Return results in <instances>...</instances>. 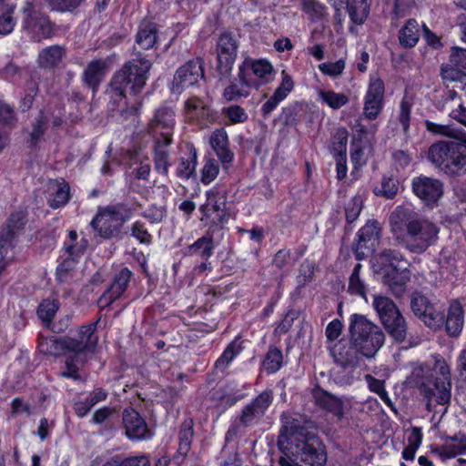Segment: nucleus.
I'll return each instance as SVG.
<instances>
[{"label":"nucleus","instance_id":"a211bd4d","mask_svg":"<svg viewBox=\"0 0 466 466\" xmlns=\"http://www.w3.org/2000/svg\"><path fill=\"white\" fill-rule=\"evenodd\" d=\"M122 420L126 434L130 440H145L151 437L152 433L145 419L133 408L124 410Z\"/></svg>","mask_w":466,"mask_h":466},{"label":"nucleus","instance_id":"aec40b11","mask_svg":"<svg viewBox=\"0 0 466 466\" xmlns=\"http://www.w3.org/2000/svg\"><path fill=\"white\" fill-rule=\"evenodd\" d=\"M433 370L442 376L441 380H437L434 386L437 390V393H435L436 401L441 405H444L451 400V370L444 359L437 357L435 359Z\"/></svg>","mask_w":466,"mask_h":466},{"label":"nucleus","instance_id":"1a4fd4ad","mask_svg":"<svg viewBox=\"0 0 466 466\" xmlns=\"http://www.w3.org/2000/svg\"><path fill=\"white\" fill-rule=\"evenodd\" d=\"M252 75L262 83H267L273 78V66L265 59L247 58L239 66L238 80L247 87L256 86L257 83L252 78Z\"/></svg>","mask_w":466,"mask_h":466},{"label":"nucleus","instance_id":"473e14b6","mask_svg":"<svg viewBox=\"0 0 466 466\" xmlns=\"http://www.w3.org/2000/svg\"><path fill=\"white\" fill-rule=\"evenodd\" d=\"M106 63L102 60H93L84 71L83 79L85 83L93 89L100 84L106 73Z\"/></svg>","mask_w":466,"mask_h":466},{"label":"nucleus","instance_id":"6e6552de","mask_svg":"<svg viewBox=\"0 0 466 466\" xmlns=\"http://www.w3.org/2000/svg\"><path fill=\"white\" fill-rule=\"evenodd\" d=\"M385 86L377 76H371L363 98V117L374 121L384 106Z\"/></svg>","mask_w":466,"mask_h":466},{"label":"nucleus","instance_id":"3c124183","mask_svg":"<svg viewBox=\"0 0 466 466\" xmlns=\"http://www.w3.org/2000/svg\"><path fill=\"white\" fill-rule=\"evenodd\" d=\"M58 309V303L56 299H45L38 307L37 314L46 323H49Z\"/></svg>","mask_w":466,"mask_h":466},{"label":"nucleus","instance_id":"ea45409f","mask_svg":"<svg viewBox=\"0 0 466 466\" xmlns=\"http://www.w3.org/2000/svg\"><path fill=\"white\" fill-rule=\"evenodd\" d=\"M169 145H166L164 140L160 138H156L155 141V168L157 172L167 175L168 167H169V159H168V150L167 147Z\"/></svg>","mask_w":466,"mask_h":466},{"label":"nucleus","instance_id":"37998d69","mask_svg":"<svg viewBox=\"0 0 466 466\" xmlns=\"http://www.w3.org/2000/svg\"><path fill=\"white\" fill-rule=\"evenodd\" d=\"M241 351V347L237 341H232L223 351L222 355L215 362L217 370L224 372L231 361Z\"/></svg>","mask_w":466,"mask_h":466},{"label":"nucleus","instance_id":"a18cd8bd","mask_svg":"<svg viewBox=\"0 0 466 466\" xmlns=\"http://www.w3.org/2000/svg\"><path fill=\"white\" fill-rule=\"evenodd\" d=\"M213 248L212 238L205 236L189 246V252L191 255H198L204 259H208L212 256Z\"/></svg>","mask_w":466,"mask_h":466},{"label":"nucleus","instance_id":"79ce46f5","mask_svg":"<svg viewBox=\"0 0 466 466\" xmlns=\"http://www.w3.org/2000/svg\"><path fill=\"white\" fill-rule=\"evenodd\" d=\"M372 306L381 322L390 315L397 314V312L400 311L391 299L383 296H374Z\"/></svg>","mask_w":466,"mask_h":466},{"label":"nucleus","instance_id":"a878e982","mask_svg":"<svg viewBox=\"0 0 466 466\" xmlns=\"http://www.w3.org/2000/svg\"><path fill=\"white\" fill-rule=\"evenodd\" d=\"M25 214L24 211H16L9 217L6 222L5 232L2 236V244L7 246V250L11 248L12 239L17 236L25 225Z\"/></svg>","mask_w":466,"mask_h":466},{"label":"nucleus","instance_id":"338daca9","mask_svg":"<svg viewBox=\"0 0 466 466\" xmlns=\"http://www.w3.org/2000/svg\"><path fill=\"white\" fill-rule=\"evenodd\" d=\"M462 449L459 438H454L451 442L445 444L440 451V455L442 458L450 459L454 458L459 454H462Z\"/></svg>","mask_w":466,"mask_h":466},{"label":"nucleus","instance_id":"de8ad7c7","mask_svg":"<svg viewBox=\"0 0 466 466\" xmlns=\"http://www.w3.org/2000/svg\"><path fill=\"white\" fill-rule=\"evenodd\" d=\"M49 115V112L38 113L35 122L33 125L32 131L30 132V143L32 145H35L38 139L44 135Z\"/></svg>","mask_w":466,"mask_h":466},{"label":"nucleus","instance_id":"c03bdc74","mask_svg":"<svg viewBox=\"0 0 466 466\" xmlns=\"http://www.w3.org/2000/svg\"><path fill=\"white\" fill-rule=\"evenodd\" d=\"M281 420L283 425L279 432V445H283L286 441H288L289 437L300 434L302 431V428L299 425L296 420L290 418L289 416L283 415Z\"/></svg>","mask_w":466,"mask_h":466},{"label":"nucleus","instance_id":"0e129e2a","mask_svg":"<svg viewBox=\"0 0 466 466\" xmlns=\"http://www.w3.org/2000/svg\"><path fill=\"white\" fill-rule=\"evenodd\" d=\"M281 83L273 94H275L276 96H279L280 99L284 100L292 91L294 87V82L291 76L285 70L281 72Z\"/></svg>","mask_w":466,"mask_h":466},{"label":"nucleus","instance_id":"f704fd0d","mask_svg":"<svg viewBox=\"0 0 466 466\" xmlns=\"http://www.w3.org/2000/svg\"><path fill=\"white\" fill-rule=\"evenodd\" d=\"M371 0H347V11L350 20L356 25H362L370 14Z\"/></svg>","mask_w":466,"mask_h":466},{"label":"nucleus","instance_id":"774afa93","mask_svg":"<svg viewBox=\"0 0 466 466\" xmlns=\"http://www.w3.org/2000/svg\"><path fill=\"white\" fill-rule=\"evenodd\" d=\"M192 436L193 432L190 427L182 429L179 431V444L177 451L180 455L185 457L189 451Z\"/></svg>","mask_w":466,"mask_h":466},{"label":"nucleus","instance_id":"bb28decb","mask_svg":"<svg viewBox=\"0 0 466 466\" xmlns=\"http://www.w3.org/2000/svg\"><path fill=\"white\" fill-rule=\"evenodd\" d=\"M66 56V49L61 46H50L39 52L37 62L39 66L46 68L57 66Z\"/></svg>","mask_w":466,"mask_h":466},{"label":"nucleus","instance_id":"69168bd1","mask_svg":"<svg viewBox=\"0 0 466 466\" xmlns=\"http://www.w3.org/2000/svg\"><path fill=\"white\" fill-rule=\"evenodd\" d=\"M127 156L130 160H134V163H140V166L134 170L135 177L137 179H147L151 170L150 165L142 162L137 153L128 152Z\"/></svg>","mask_w":466,"mask_h":466},{"label":"nucleus","instance_id":"6ab92c4d","mask_svg":"<svg viewBox=\"0 0 466 466\" xmlns=\"http://www.w3.org/2000/svg\"><path fill=\"white\" fill-rule=\"evenodd\" d=\"M238 43L229 34H222L218 41V62L219 70L225 74L231 70L237 57Z\"/></svg>","mask_w":466,"mask_h":466},{"label":"nucleus","instance_id":"c85d7f7f","mask_svg":"<svg viewBox=\"0 0 466 466\" xmlns=\"http://www.w3.org/2000/svg\"><path fill=\"white\" fill-rule=\"evenodd\" d=\"M314 398L316 403L323 409L334 413L339 418L343 416V402L339 398L319 389L314 391Z\"/></svg>","mask_w":466,"mask_h":466},{"label":"nucleus","instance_id":"603ef678","mask_svg":"<svg viewBox=\"0 0 466 466\" xmlns=\"http://www.w3.org/2000/svg\"><path fill=\"white\" fill-rule=\"evenodd\" d=\"M360 268H361V264L358 263L355 265L353 272L351 273V275L350 277L349 291L351 294L365 298V286H364V283L360 279Z\"/></svg>","mask_w":466,"mask_h":466},{"label":"nucleus","instance_id":"e2e57ef3","mask_svg":"<svg viewBox=\"0 0 466 466\" xmlns=\"http://www.w3.org/2000/svg\"><path fill=\"white\" fill-rule=\"evenodd\" d=\"M197 166V152L194 151L190 159L181 158L179 166L177 167V176L182 178H189L193 174Z\"/></svg>","mask_w":466,"mask_h":466},{"label":"nucleus","instance_id":"c756f323","mask_svg":"<svg viewBox=\"0 0 466 466\" xmlns=\"http://www.w3.org/2000/svg\"><path fill=\"white\" fill-rule=\"evenodd\" d=\"M463 322L462 306L458 301L451 302L446 319L448 333L451 336H458L462 329Z\"/></svg>","mask_w":466,"mask_h":466},{"label":"nucleus","instance_id":"8fccbe9b","mask_svg":"<svg viewBox=\"0 0 466 466\" xmlns=\"http://www.w3.org/2000/svg\"><path fill=\"white\" fill-rule=\"evenodd\" d=\"M185 110L189 117H203L208 110V105L198 98H190L185 104Z\"/></svg>","mask_w":466,"mask_h":466},{"label":"nucleus","instance_id":"20e7f679","mask_svg":"<svg viewBox=\"0 0 466 466\" xmlns=\"http://www.w3.org/2000/svg\"><path fill=\"white\" fill-rule=\"evenodd\" d=\"M349 332L352 343L366 359H373L385 341L381 329L361 314L350 317Z\"/></svg>","mask_w":466,"mask_h":466},{"label":"nucleus","instance_id":"72a5a7b5","mask_svg":"<svg viewBox=\"0 0 466 466\" xmlns=\"http://www.w3.org/2000/svg\"><path fill=\"white\" fill-rule=\"evenodd\" d=\"M15 7L14 0H0V35H8L14 30L15 20L12 14Z\"/></svg>","mask_w":466,"mask_h":466},{"label":"nucleus","instance_id":"a19ab883","mask_svg":"<svg viewBox=\"0 0 466 466\" xmlns=\"http://www.w3.org/2000/svg\"><path fill=\"white\" fill-rule=\"evenodd\" d=\"M425 371L428 370L422 366L413 369L412 373L410 377V382L420 389V393L428 400L427 409L431 410V401L433 397L436 398V395L435 392L425 384L422 379V376L424 375Z\"/></svg>","mask_w":466,"mask_h":466},{"label":"nucleus","instance_id":"f8f14e48","mask_svg":"<svg viewBox=\"0 0 466 466\" xmlns=\"http://www.w3.org/2000/svg\"><path fill=\"white\" fill-rule=\"evenodd\" d=\"M226 200L218 191L212 188L207 192V201L200 207L203 215L201 220H208L211 224L227 223L228 216L225 211Z\"/></svg>","mask_w":466,"mask_h":466},{"label":"nucleus","instance_id":"5fc2aeb1","mask_svg":"<svg viewBox=\"0 0 466 466\" xmlns=\"http://www.w3.org/2000/svg\"><path fill=\"white\" fill-rule=\"evenodd\" d=\"M398 185L393 177H383L380 187H376L374 193L376 196H382L389 199L393 198L397 194Z\"/></svg>","mask_w":466,"mask_h":466},{"label":"nucleus","instance_id":"864d4df0","mask_svg":"<svg viewBox=\"0 0 466 466\" xmlns=\"http://www.w3.org/2000/svg\"><path fill=\"white\" fill-rule=\"evenodd\" d=\"M345 66V61L343 59H339L336 62H325L319 64L318 67L322 74L335 78L341 76Z\"/></svg>","mask_w":466,"mask_h":466},{"label":"nucleus","instance_id":"680f3d73","mask_svg":"<svg viewBox=\"0 0 466 466\" xmlns=\"http://www.w3.org/2000/svg\"><path fill=\"white\" fill-rule=\"evenodd\" d=\"M348 131L345 127L339 128L334 135L333 150L338 156H346Z\"/></svg>","mask_w":466,"mask_h":466},{"label":"nucleus","instance_id":"4d7b16f0","mask_svg":"<svg viewBox=\"0 0 466 466\" xmlns=\"http://www.w3.org/2000/svg\"><path fill=\"white\" fill-rule=\"evenodd\" d=\"M380 227L377 221H369L359 231L360 242H366L371 239H376L380 236Z\"/></svg>","mask_w":466,"mask_h":466},{"label":"nucleus","instance_id":"39448f33","mask_svg":"<svg viewBox=\"0 0 466 466\" xmlns=\"http://www.w3.org/2000/svg\"><path fill=\"white\" fill-rule=\"evenodd\" d=\"M96 328V322H93L81 327L76 337H66V340L72 342L67 347V351L72 354L66 360V370L61 373L62 377L75 380L80 378L79 367L87 361V354L94 350L97 343Z\"/></svg>","mask_w":466,"mask_h":466},{"label":"nucleus","instance_id":"f257e3e1","mask_svg":"<svg viewBox=\"0 0 466 466\" xmlns=\"http://www.w3.org/2000/svg\"><path fill=\"white\" fill-rule=\"evenodd\" d=\"M390 224L395 239L413 253L424 252L438 238L439 228L409 208L397 207L390 214Z\"/></svg>","mask_w":466,"mask_h":466},{"label":"nucleus","instance_id":"f03ea898","mask_svg":"<svg viewBox=\"0 0 466 466\" xmlns=\"http://www.w3.org/2000/svg\"><path fill=\"white\" fill-rule=\"evenodd\" d=\"M151 62L145 58H136L125 64L113 77L110 84V96L114 103L127 106V89L130 95L137 96L141 92L148 78Z\"/></svg>","mask_w":466,"mask_h":466},{"label":"nucleus","instance_id":"2f4dec72","mask_svg":"<svg viewBox=\"0 0 466 466\" xmlns=\"http://www.w3.org/2000/svg\"><path fill=\"white\" fill-rule=\"evenodd\" d=\"M50 198L49 204L53 208H57L66 205L70 198V187L67 182L56 181L49 187Z\"/></svg>","mask_w":466,"mask_h":466},{"label":"nucleus","instance_id":"5701e85b","mask_svg":"<svg viewBox=\"0 0 466 466\" xmlns=\"http://www.w3.org/2000/svg\"><path fill=\"white\" fill-rule=\"evenodd\" d=\"M132 272L127 268H121L114 277L111 286L104 292L99 299L101 307L110 305L117 299L127 289L128 282L131 279Z\"/></svg>","mask_w":466,"mask_h":466},{"label":"nucleus","instance_id":"7ed1b4c3","mask_svg":"<svg viewBox=\"0 0 466 466\" xmlns=\"http://www.w3.org/2000/svg\"><path fill=\"white\" fill-rule=\"evenodd\" d=\"M372 267L394 295L400 296L404 293L410 279L409 261L400 251L390 248L382 250L374 256Z\"/></svg>","mask_w":466,"mask_h":466},{"label":"nucleus","instance_id":"7c9ffc66","mask_svg":"<svg viewBox=\"0 0 466 466\" xmlns=\"http://www.w3.org/2000/svg\"><path fill=\"white\" fill-rule=\"evenodd\" d=\"M157 41V26L153 23L143 22L138 28L136 43L141 49L152 48Z\"/></svg>","mask_w":466,"mask_h":466},{"label":"nucleus","instance_id":"4c0bfd02","mask_svg":"<svg viewBox=\"0 0 466 466\" xmlns=\"http://www.w3.org/2000/svg\"><path fill=\"white\" fill-rule=\"evenodd\" d=\"M317 95L319 101L334 110L339 109L349 103L347 95L333 90L319 89Z\"/></svg>","mask_w":466,"mask_h":466},{"label":"nucleus","instance_id":"c9c22d12","mask_svg":"<svg viewBox=\"0 0 466 466\" xmlns=\"http://www.w3.org/2000/svg\"><path fill=\"white\" fill-rule=\"evenodd\" d=\"M420 37L419 24L414 19H410L400 30L399 41L405 48H410L416 46Z\"/></svg>","mask_w":466,"mask_h":466},{"label":"nucleus","instance_id":"412c9836","mask_svg":"<svg viewBox=\"0 0 466 466\" xmlns=\"http://www.w3.org/2000/svg\"><path fill=\"white\" fill-rule=\"evenodd\" d=\"M209 144L215 151L224 169H228L234 159V153L229 148L228 136L225 128L214 130L209 138Z\"/></svg>","mask_w":466,"mask_h":466},{"label":"nucleus","instance_id":"052dcab7","mask_svg":"<svg viewBox=\"0 0 466 466\" xmlns=\"http://www.w3.org/2000/svg\"><path fill=\"white\" fill-rule=\"evenodd\" d=\"M362 208V199L360 196L352 198L345 207L346 218L349 223H352L359 217Z\"/></svg>","mask_w":466,"mask_h":466},{"label":"nucleus","instance_id":"0eeeda50","mask_svg":"<svg viewBox=\"0 0 466 466\" xmlns=\"http://www.w3.org/2000/svg\"><path fill=\"white\" fill-rule=\"evenodd\" d=\"M127 219L121 207H109L101 210L91 221V226L104 238H110L118 232Z\"/></svg>","mask_w":466,"mask_h":466},{"label":"nucleus","instance_id":"13d9d810","mask_svg":"<svg viewBox=\"0 0 466 466\" xmlns=\"http://www.w3.org/2000/svg\"><path fill=\"white\" fill-rule=\"evenodd\" d=\"M241 86L237 84H231L225 88L223 96L227 101L238 100L241 97H247L249 95L248 87L244 86L241 82Z\"/></svg>","mask_w":466,"mask_h":466},{"label":"nucleus","instance_id":"f3484780","mask_svg":"<svg viewBox=\"0 0 466 466\" xmlns=\"http://www.w3.org/2000/svg\"><path fill=\"white\" fill-rule=\"evenodd\" d=\"M174 111L167 107L159 108L150 123V130L156 138L165 141L166 145L172 143L173 128L175 125Z\"/></svg>","mask_w":466,"mask_h":466},{"label":"nucleus","instance_id":"9d476101","mask_svg":"<svg viewBox=\"0 0 466 466\" xmlns=\"http://www.w3.org/2000/svg\"><path fill=\"white\" fill-rule=\"evenodd\" d=\"M203 77L202 61L199 58L189 60L176 71L171 91L180 94L185 88L197 84Z\"/></svg>","mask_w":466,"mask_h":466},{"label":"nucleus","instance_id":"09e8293b","mask_svg":"<svg viewBox=\"0 0 466 466\" xmlns=\"http://www.w3.org/2000/svg\"><path fill=\"white\" fill-rule=\"evenodd\" d=\"M219 173V166L216 159L208 158L201 170V182L209 185Z\"/></svg>","mask_w":466,"mask_h":466},{"label":"nucleus","instance_id":"ddd939ff","mask_svg":"<svg viewBox=\"0 0 466 466\" xmlns=\"http://www.w3.org/2000/svg\"><path fill=\"white\" fill-rule=\"evenodd\" d=\"M377 124H371L367 127L358 119L353 126L354 138L352 142L351 161L355 167H362L366 164L365 150L368 145L367 137L374 135L377 132Z\"/></svg>","mask_w":466,"mask_h":466},{"label":"nucleus","instance_id":"2eb2a0df","mask_svg":"<svg viewBox=\"0 0 466 466\" xmlns=\"http://www.w3.org/2000/svg\"><path fill=\"white\" fill-rule=\"evenodd\" d=\"M410 308L413 313L430 328L437 329L442 325L443 314L436 310L423 295L420 293L412 294Z\"/></svg>","mask_w":466,"mask_h":466},{"label":"nucleus","instance_id":"58836bf2","mask_svg":"<svg viewBox=\"0 0 466 466\" xmlns=\"http://www.w3.org/2000/svg\"><path fill=\"white\" fill-rule=\"evenodd\" d=\"M87 247V240L84 238L78 240V235L76 230H70L68 232V239L65 242V250L71 258L70 261L79 257L84 253Z\"/></svg>","mask_w":466,"mask_h":466},{"label":"nucleus","instance_id":"bf43d9fd","mask_svg":"<svg viewBox=\"0 0 466 466\" xmlns=\"http://www.w3.org/2000/svg\"><path fill=\"white\" fill-rule=\"evenodd\" d=\"M365 380L369 385V389L372 392L377 393L380 398L387 404H390V400L389 398L388 392L384 389V383L382 380H380L370 374L365 376Z\"/></svg>","mask_w":466,"mask_h":466},{"label":"nucleus","instance_id":"4468645a","mask_svg":"<svg viewBox=\"0 0 466 466\" xmlns=\"http://www.w3.org/2000/svg\"><path fill=\"white\" fill-rule=\"evenodd\" d=\"M273 400L271 390H265L244 407L239 418L241 425L247 427L257 424L265 415Z\"/></svg>","mask_w":466,"mask_h":466},{"label":"nucleus","instance_id":"423d86ee","mask_svg":"<svg viewBox=\"0 0 466 466\" xmlns=\"http://www.w3.org/2000/svg\"><path fill=\"white\" fill-rule=\"evenodd\" d=\"M23 30L35 41L49 38L53 34V26L47 16L36 10L31 2H25L23 7Z\"/></svg>","mask_w":466,"mask_h":466},{"label":"nucleus","instance_id":"cd10ccee","mask_svg":"<svg viewBox=\"0 0 466 466\" xmlns=\"http://www.w3.org/2000/svg\"><path fill=\"white\" fill-rule=\"evenodd\" d=\"M382 324L390 336L396 341L401 342L406 339L407 325L400 311L388 317L382 321Z\"/></svg>","mask_w":466,"mask_h":466},{"label":"nucleus","instance_id":"49530a36","mask_svg":"<svg viewBox=\"0 0 466 466\" xmlns=\"http://www.w3.org/2000/svg\"><path fill=\"white\" fill-rule=\"evenodd\" d=\"M282 352L277 348H269L265 360L263 361V366L265 370L273 373L278 371L282 366Z\"/></svg>","mask_w":466,"mask_h":466},{"label":"nucleus","instance_id":"9b49d317","mask_svg":"<svg viewBox=\"0 0 466 466\" xmlns=\"http://www.w3.org/2000/svg\"><path fill=\"white\" fill-rule=\"evenodd\" d=\"M330 354L334 361L344 370H353L363 364L365 358L359 349L352 343L350 338L349 341H339L330 350Z\"/></svg>","mask_w":466,"mask_h":466},{"label":"nucleus","instance_id":"b1692460","mask_svg":"<svg viewBox=\"0 0 466 466\" xmlns=\"http://www.w3.org/2000/svg\"><path fill=\"white\" fill-rule=\"evenodd\" d=\"M452 141H440L432 144L428 151L430 161L445 173L450 174Z\"/></svg>","mask_w":466,"mask_h":466},{"label":"nucleus","instance_id":"e433bc0d","mask_svg":"<svg viewBox=\"0 0 466 466\" xmlns=\"http://www.w3.org/2000/svg\"><path fill=\"white\" fill-rule=\"evenodd\" d=\"M70 343H72L70 340H66V337L61 339L49 337L39 342L38 349L45 354L60 355L68 352L67 347L71 345Z\"/></svg>","mask_w":466,"mask_h":466},{"label":"nucleus","instance_id":"6e6d98bb","mask_svg":"<svg viewBox=\"0 0 466 466\" xmlns=\"http://www.w3.org/2000/svg\"><path fill=\"white\" fill-rule=\"evenodd\" d=\"M223 113L228 119V122L233 125L243 123L248 119V114L246 110L237 105L225 107L223 109Z\"/></svg>","mask_w":466,"mask_h":466},{"label":"nucleus","instance_id":"393cba45","mask_svg":"<svg viewBox=\"0 0 466 466\" xmlns=\"http://www.w3.org/2000/svg\"><path fill=\"white\" fill-rule=\"evenodd\" d=\"M451 161L450 175H461L466 172V134H461L451 143Z\"/></svg>","mask_w":466,"mask_h":466},{"label":"nucleus","instance_id":"dca6fc26","mask_svg":"<svg viewBox=\"0 0 466 466\" xmlns=\"http://www.w3.org/2000/svg\"><path fill=\"white\" fill-rule=\"evenodd\" d=\"M411 185L414 194L427 204L436 203L443 194V184L434 177H416Z\"/></svg>","mask_w":466,"mask_h":466},{"label":"nucleus","instance_id":"4be33fe9","mask_svg":"<svg viewBox=\"0 0 466 466\" xmlns=\"http://www.w3.org/2000/svg\"><path fill=\"white\" fill-rule=\"evenodd\" d=\"M300 461L308 466H324L327 454L324 445L318 439L311 438L303 443L299 453Z\"/></svg>","mask_w":466,"mask_h":466}]
</instances>
